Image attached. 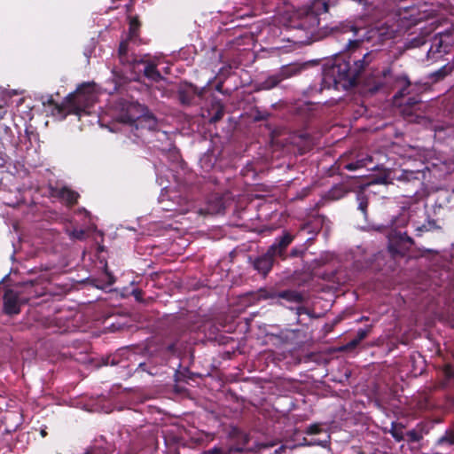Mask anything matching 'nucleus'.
Returning <instances> with one entry per match:
<instances>
[{
    "mask_svg": "<svg viewBox=\"0 0 454 454\" xmlns=\"http://www.w3.org/2000/svg\"><path fill=\"white\" fill-rule=\"evenodd\" d=\"M328 4L325 0H314L309 6L301 7L293 12L286 26L304 31L305 41L318 39V16L328 12Z\"/></svg>",
    "mask_w": 454,
    "mask_h": 454,
    "instance_id": "obj_1",
    "label": "nucleus"
},
{
    "mask_svg": "<svg viewBox=\"0 0 454 454\" xmlns=\"http://www.w3.org/2000/svg\"><path fill=\"white\" fill-rule=\"evenodd\" d=\"M97 99L94 84L86 83L80 86L76 91L68 97L71 112L81 115L94 104Z\"/></svg>",
    "mask_w": 454,
    "mask_h": 454,
    "instance_id": "obj_2",
    "label": "nucleus"
},
{
    "mask_svg": "<svg viewBox=\"0 0 454 454\" xmlns=\"http://www.w3.org/2000/svg\"><path fill=\"white\" fill-rule=\"evenodd\" d=\"M371 53L364 54L363 59L357 60L355 62V67L351 68L349 64L346 61L338 63L333 66L328 73L333 76L334 82H340L343 80L352 81L356 79L361 70L364 67L365 65H368L371 62Z\"/></svg>",
    "mask_w": 454,
    "mask_h": 454,
    "instance_id": "obj_3",
    "label": "nucleus"
},
{
    "mask_svg": "<svg viewBox=\"0 0 454 454\" xmlns=\"http://www.w3.org/2000/svg\"><path fill=\"white\" fill-rule=\"evenodd\" d=\"M305 64L292 63L283 66L278 72L270 75L262 84L265 90H270L277 86L282 81L296 76L305 68Z\"/></svg>",
    "mask_w": 454,
    "mask_h": 454,
    "instance_id": "obj_4",
    "label": "nucleus"
},
{
    "mask_svg": "<svg viewBox=\"0 0 454 454\" xmlns=\"http://www.w3.org/2000/svg\"><path fill=\"white\" fill-rule=\"evenodd\" d=\"M139 23L137 18H132L129 20V35L128 37L121 41L119 47V56L121 62H137V60L135 58H132L130 60L128 57L129 51V43H136L138 39V31Z\"/></svg>",
    "mask_w": 454,
    "mask_h": 454,
    "instance_id": "obj_5",
    "label": "nucleus"
},
{
    "mask_svg": "<svg viewBox=\"0 0 454 454\" xmlns=\"http://www.w3.org/2000/svg\"><path fill=\"white\" fill-rule=\"evenodd\" d=\"M29 297L20 298L13 290H7L4 296V309L8 315H16L20 311V305L27 302Z\"/></svg>",
    "mask_w": 454,
    "mask_h": 454,
    "instance_id": "obj_6",
    "label": "nucleus"
},
{
    "mask_svg": "<svg viewBox=\"0 0 454 454\" xmlns=\"http://www.w3.org/2000/svg\"><path fill=\"white\" fill-rule=\"evenodd\" d=\"M276 247H270L268 251L262 256L257 257L254 262V269L263 276H266L273 265Z\"/></svg>",
    "mask_w": 454,
    "mask_h": 454,
    "instance_id": "obj_7",
    "label": "nucleus"
},
{
    "mask_svg": "<svg viewBox=\"0 0 454 454\" xmlns=\"http://www.w3.org/2000/svg\"><path fill=\"white\" fill-rule=\"evenodd\" d=\"M305 433L309 435L313 434H321L323 437L318 439H312L310 441H307L306 438H304V445H320V446H326V444L329 442L330 435L329 434L323 430L319 424H313L307 427Z\"/></svg>",
    "mask_w": 454,
    "mask_h": 454,
    "instance_id": "obj_8",
    "label": "nucleus"
},
{
    "mask_svg": "<svg viewBox=\"0 0 454 454\" xmlns=\"http://www.w3.org/2000/svg\"><path fill=\"white\" fill-rule=\"evenodd\" d=\"M293 237L290 234H285L280 238L279 240L272 244L270 247H276L274 254L276 255H282L283 252L288 247V245L292 242Z\"/></svg>",
    "mask_w": 454,
    "mask_h": 454,
    "instance_id": "obj_9",
    "label": "nucleus"
},
{
    "mask_svg": "<svg viewBox=\"0 0 454 454\" xmlns=\"http://www.w3.org/2000/svg\"><path fill=\"white\" fill-rule=\"evenodd\" d=\"M372 161V156H366V157H360L358 160H356L354 162L348 163L345 165V168L348 170H356L362 168H365L368 166L369 162Z\"/></svg>",
    "mask_w": 454,
    "mask_h": 454,
    "instance_id": "obj_10",
    "label": "nucleus"
},
{
    "mask_svg": "<svg viewBox=\"0 0 454 454\" xmlns=\"http://www.w3.org/2000/svg\"><path fill=\"white\" fill-rule=\"evenodd\" d=\"M78 193L74 192V191H71L69 190L68 188H62L60 191H59V197L65 200L66 202H67L68 204H74L76 202L77 199H78Z\"/></svg>",
    "mask_w": 454,
    "mask_h": 454,
    "instance_id": "obj_11",
    "label": "nucleus"
},
{
    "mask_svg": "<svg viewBox=\"0 0 454 454\" xmlns=\"http://www.w3.org/2000/svg\"><path fill=\"white\" fill-rule=\"evenodd\" d=\"M145 75L153 80V81H158L161 78L160 74L156 68V66L154 64L149 63L145 66L144 69Z\"/></svg>",
    "mask_w": 454,
    "mask_h": 454,
    "instance_id": "obj_12",
    "label": "nucleus"
},
{
    "mask_svg": "<svg viewBox=\"0 0 454 454\" xmlns=\"http://www.w3.org/2000/svg\"><path fill=\"white\" fill-rule=\"evenodd\" d=\"M437 443L440 446L454 445V430L446 432L445 434L438 440Z\"/></svg>",
    "mask_w": 454,
    "mask_h": 454,
    "instance_id": "obj_13",
    "label": "nucleus"
},
{
    "mask_svg": "<svg viewBox=\"0 0 454 454\" xmlns=\"http://www.w3.org/2000/svg\"><path fill=\"white\" fill-rule=\"evenodd\" d=\"M280 298L286 299L292 301H300L301 295L295 292L285 291L278 294Z\"/></svg>",
    "mask_w": 454,
    "mask_h": 454,
    "instance_id": "obj_14",
    "label": "nucleus"
},
{
    "mask_svg": "<svg viewBox=\"0 0 454 454\" xmlns=\"http://www.w3.org/2000/svg\"><path fill=\"white\" fill-rule=\"evenodd\" d=\"M400 82L403 85V87L399 90V92L395 95V98H402L404 95L408 94L407 89L410 86V82L406 77H403L400 79Z\"/></svg>",
    "mask_w": 454,
    "mask_h": 454,
    "instance_id": "obj_15",
    "label": "nucleus"
},
{
    "mask_svg": "<svg viewBox=\"0 0 454 454\" xmlns=\"http://www.w3.org/2000/svg\"><path fill=\"white\" fill-rule=\"evenodd\" d=\"M68 235L73 239L82 240L84 239L85 231L83 230L68 231Z\"/></svg>",
    "mask_w": 454,
    "mask_h": 454,
    "instance_id": "obj_16",
    "label": "nucleus"
},
{
    "mask_svg": "<svg viewBox=\"0 0 454 454\" xmlns=\"http://www.w3.org/2000/svg\"><path fill=\"white\" fill-rule=\"evenodd\" d=\"M345 192H344L340 187H335L331 192V197L334 200H338L341 198Z\"/></svg>",
    "mask_w": 454,
    "mask_h": 454,
    "instance_id": "obj_17",
    "label": "nucleus"
},
{
    "mask_svg": "<svg viewBox=\"0 0 454 454\" xmlns=\"http://www.w3.org/2000/svg\"><path fill=\"white\" fill-rule=\"evenodd\" d=\"M369 329H359L357 331V336L356 338V342H360L364 340L369 333Z\"/></svg>",
    "mask_w": 454,
    "mask_h": 454,
    "instance_id": "obj_18",
    "label": "nucleus"
},
{
    "mask_svg": "<svg viewBox=\"0 0 454 454\" xmlns=\"http://www.w3.org/2000/svg\"><path fill=\"white\" fill-rule=\"evenodd\" d=\"M444 374L449 379L454 378V365L446 364L444 366Z\"/></svg>",
    "mask_w": 454,
    "mask_h": 454,
    "instance_id": "obj_19",
    "label": "nucleus"
},
{
    "mask_svg": "<svg viewBox=\"0 0 454 454\" xmlns=\"http://www.w3.org/2000/svg\"><path fill=\"white\" fill-rule=\"evenodd\" d=\"M436 227L435 223L434 221H428L427 224H423L421 227H419V231H431Z\"/></svg>",
    "mask_w": 454,
    "mask_h": 454,
    "instance_id": "obj_20",
    "label": "nucleus"
},
{
    "mask_svg": "<svg viewBox=\"0 0 454 454\" xmlns=\"http://www.w3.org/2000/svg\"><path fill=\"white\" fill-rule=\"evenodd\" d=\"M448 72H449V69L446 67H444L442 69L435 72L434 74V75L436 76L437 79H439V78L444 77L448 74Z\"/></svg>",
    "mask_w": 454,
    "mask_h": 454,
    "instance_id": "obj_21",
    "label": "nucleus"
},
{
    "mask_svg": "<svg viewBox=\"0 0 454 454\" xmlns=\"http://www.w3.org/2000/svg\"><path fill=\"white\" fill-rule=\"evenodd\" d=\"M358 44H359V41H358V40H351V39H349V40H348V48H355V47H356Z\"/></svg>",
    "mask_w": 454,
    "mask_h": 454,
    "instance_id": "obj_22",
    "label": "nucleus"
},
{
    "mask_svg": "<svg viewBox=\"0 0 454 454\" xmlns=\"http://www.w3.org/2000/svg\"><path fill=\"white\" fill-rule=\"evenodd\" d=\"M366 207H367V202L364 201V200L360 201V203H359V209L362 212L365 213Z\"/></svg>",
    "mask_w": 454,
    "mask_h": 454,
    "instance_id": "obj_23",
    "label": "nucleus"
},
{
    "mask_svg": "<svg viewBox=\"0 0 454 454\" xmlns=\"http://www.w3.org/2000/svg\"><path fill=\"white\" fill-rule=\"evenodd\" d=\"M393 436L397 440L400 441L403 439L402 434H399L397 432H392Z\"/></svg>",
    "mask_w": 454,
    "mask_h": 454,
    "instance_id": "obj_24",
    "label": "nucleus"
},
{
    "mask_svg": "<svg viewBox=\"0 0 454 454\" xmlns=\"http://www.w3.org/2000/svg\"><path fill=\"white\" fill-rule=\"evenodd\" d=\"M222 115H223V112L219 111L217 113V114L215 117L212 118V121H216L217 120H219L222 117Z\"/></svg>",
    "mask_w": 454,
    "mask_h": 454,
    "instance_id": "obj_25",
    "label": "nucleus"
},
{
    "mask_svg": "<svg viewBox=\"0 0 454 454\" xmlns=\"http://www.w3.org/2000/svg\"><path fill=\"white\" fill-rule=\"evenodd\" d=\"M33 286V284L32 283H27L25 285V288H26V293L30 294V292L27 290V289H30L31 287Z\"/></svg>",
    "mask_w": 454,
    "mask_h": 454,
    "instance_id": "obj_26",
    "label": "nucleus"
},
{
    "mask_svg": "<svg viewBox=\"0 0 454 454\" xmlns=\"http://www.w3.org/2000/svg\"><path fill=\"white\" fill-rule=\"evenodd\" d=\"M162 208L164 210H168V211H177L176 208H174V207H168V206H162Z\"/></svg>",
    "mask_w": 454,
    "mask_h": 454,
    "instance_id": "obj_27",
    "label": "nucleus"
},
{
    "mask_svg": "<svg viewBox=\"0 0 454 454\" xmlns=\"http://www.w3.org/2000/svg\"><path fill=\"white\" fill-rule=\"evenodd\" d=\"M359 342H356V339L351 340L348 344L349 347L353 348L356 347Z\"/></svg>",
    "mask_w": 454,
    "mask_h": 454,
    "instance_id": "obj_28",
    "label": "nucleus"
},
{
    "mask_svg": "<svg viewBox=\"0 0 454 454\" xmlns=\"http://www.w3.org/2000/svg\"><path fill=\"white\" fill-rule=\"evenodd\" d=\"M84 454H103V453L101 451L100 452H97L95 450H88Z\"/></svg>",
    "mask_w": 454,
    "mask_h": 454,
    "instance_id": "obj_29",
    "label": "nucleus"
},
{
    "mask_svg": "<svg viewBox=\"0 0 454 454\" xmlns=\"http://www.w3.org/2000/svg\"><path fill=\"white\" fill-rule=\"evenodd\" d=\"M418 101L417 100H414V99H411V98H409V100L407 101V103L409 105H414L416 104Z\"/></svg>",
    "mask_w": 454,
    "mask_h": 454,
    "instance_id": "obj_30",
    "label": "nucleus"
},
{
    "mask_svg": "<svg viewBox=\"0 0 454 454\" xmlns=\"http://www.w3.org/2000/svg\"><path fill=\"white\" fill-rule=\"evenodd\" d=\"M348 29H350V30L354 31V32H355V34H356V33H357V28H356V27H354V26H348Z\"/></svg>",
    "mask_w": 454,
    "mask_h": 454,
    "instance_id": "obj_31",
    "label": "nucleus"
},
{
    "mask_svg": "<svg viewBox=\"0 0 454 454\" xmlns=\"http://www.w3.org/2000/svg\"><path fill=\"white\" fill-rule=\"evenodd\" d=\"M160 203H162V204L165 202V196H164V195H161V196H160Z\"/></svg>",
    "mask_w": 454,
    "mask_h": 454,
    "instance_id": "obj_32",
    "label": "nucleus"
},
{
    "mask_svg": "<svg viewBox=\"0 0 454 454\" xmlns=\"http://www.w3.org/2000/svg\"><path fill=\"white\" fill-rule=\"evenodd\" d=\"M341 30H342L343 32H347V31H348V27H343L341 28Z\"/></svg>",
    "mask_w": 454,
    "mask_h": 454,
    "instance_id": "obj_33",
    "label": "nucleus"
},
{
    "mask_svg": "<svg viewBox=\"0 0 454 454\" xmlns=\"http://www.w3.org/2000/svg\"><path fill=\"white\" fill-rule=\"evenodd\" d=\"M52 103V99L51 98H49L48 99V104H51Z\"/></svg>",
    "mask_w": 454,
    "mask_h": 454,
    "instance_id": "obj_34",
    "label": "nucleus"
},
{
    "mask_svg": "<svg viewBox=\"0 0 454 454\" xmlns=\"http://www.w3.org/2000/svg\"><path fill=\"white\" fill-rule=\"evenodd\" d=\"M452 402H453V404H454V398H453Z\"/></svg>",
    "mask_w": 454,
    "mask_h": 454,
    "instance_id": "obj_35",
    "label": "nucleus"
}]
</instances>
